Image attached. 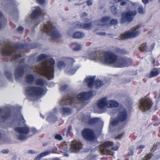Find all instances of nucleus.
Wrapping results in <instances>:
<instances>
[{
  "label": "nucleus",
  "mask_w": 160,
  "mask_h": 160,
  "mask_svg": "<svg viewBox=\"0 0 160 160\" xmlns=\"http://www.w3.org/2000/svg\"><path fill=\"white\" fill-rule=\"evenodd\" d=\"M123 133H122L121 134L119 135H118V136H117L116 137V139H120L122 138V135H123Z\"/></svg>",
  "instance_id": "603ef678"
},
{
  "label": "nucleus",
  "mask_w": 160,
  "mask_h": 160,
  "mask_svg": "<svg viewBox=\"0 0 160 160\" xmlns=\"http://www.w3.org/2000/svg\"><path fill=\"white\" fill-rule=\"evenodd\" d=\"M154 45H152L151 46L153 48V47H154Z\"/></svg>",
  "instance_id": "680f3d73"
},
{
  "label": "nucleus",
  "mask_w": 160,
  "mask_h": 160,
  "mask_svg": "<svg viewBox=\"0 0 160 160\" xmlns=\"http://www.w3.org/2000/svg\"><path fill=\"white\" fill-rule=\"evenodd\" d=\"M68 86L67 85H62L60 86V89L61 91H64L68 88Z\"/></svg>",
  "instance_id": "4c0bfd02"
},
{
  "label": "nucleus",
  "mask_w": 160,
  "mask_h": 160,
  "mask_svg": "<svg viewBox=\"0 0 160 160\" xmlns=\"http://www.w3.org/2000/svg\"><path fill=\"white\" fill-rule=\"evenodd\" d=\"M40 116L41 118H42L43 119L44 118V116L42 115L41 113H40Z\"/></svg>",
  "instance_id": "bf43d9fd"
},
{
  "label": "nucleus",
  "mask_w": 160,
  "mask_h": 160,
  "mask_svg": "<svg viewBox=\"0 0 160 160\" xmlns=\"http://www.w3.org/2000/svg\"><path fill=\"white\" fill-rule=\"evenodd\" d=\"M4 135L3 132L0 130V141H1L3 143H8L9 141V139L7 138L3 137Z\"/></svg>",
  "instance_id": "7c9ffc66"
},
{
  "label": "nucleus",
  "mask_w": 160,
  "mask_h": 160,
  "mask_svg": "<svg viewBox=\"0 0 160 160\" xmlns=\"http://www.w3.org/2000/svg\"><path fill=\"white\" fill-rule=\"evenodd\" d=\"M82 147L81 142L76 141H72L71 144L70 149H68L67 144L66 142L63 143L60 147L61 152L63 153L65 156H68V152H78Z\"/></svg>",
  "instance_id": "1a4fd4ad"
},
{
  "label": "nucleus",
  "mask_w": 160,
  "mask_h": 160,
  "mask_svg": "<svg viewBox=\"0 0 160 160\" xmlns=\"http://www.w3.org/2000/svg\"><path fill=\"white\" fill-rule=\"evenodd\" d=\"M82 120L85 122L90 125L96 123H99L102 122L101 119L99 118H91L89 116L83 117Z\"/></svg>",
  "instance_id": "f3484780"
},
{
  "label": "nucleus",
  "mask_w": 160,
  "mask_h": 160,
  "mask_svg": "<svg viewBox=\"0 0 160 160\" xmlns=\"http://www.w3.org/2000/svg\"><path fill=\"white\" fill-rule=\"evenodd\" d=\"M110 19L109 17H103L100 20L95 21L94 23L98 26L102 27L107 24Z\"/></svg>",
  "instance_id": "412c9836"
},
{
  "label": "nucleus",
  "mask_w": 160,
  "mask_h": 160,
  "mask_svg": "<svg viewBox=\"0 0 160 160\" xmlns=\"http://www.w3.org/2000/svg\"><path fill=\"white\" fill-rule=\"evenodd\" d=\"M72 31L69 30L68 32V35L72 38L76 39H82L83 38L85 34L81 32H77L73 34H72Z\"/></svg>",
  "instance_id": "4be33fe9"
},
{
  "label": "nucleus",
  "mask_w": 160,
  "mask_h": 160,
  "mask_svg": "<svg viewBox=\"0 0 160 160\" xmlns=\"http://www.w3.org/2000/svg\"><path fill=\"white\" fill-rule=\"evenodd\" d=\"M54 152L52 150H47L37 155L35 159L36 160H40L41 158L48 155L51 153Z\"/></svg>",
  "instance_id": "b1692460"
},
{
  "label": "nucleus",
  "mask_w": 160,
  "mask_h": 160,
  "mask_svg": "<svg viewBox=\"0 0 160 160\" xmlns=\"http://www.w3.org/2000/svg\"><path fill=\"white\" fill-rule=\"evenodd\" d=\"M72 49L74 51H77L80 50L82 48L81 45L77 42L73 43L72 46Z\"/></svg>",
  "instance_id": "2f4dec72"
},
{
  "label": "nucleus",
  "mask_w": 160,
  "mask_h": 160,
  "mask_svg": "<svg viewBox=\"0 0 160 160\" xmlns=\"http://www.w3.org/2000/svg\"><path fill=\"white\" fill-rule=\"evenodd\" d=\"M5 75L7 78L9 80H11L12 79V74L9 71L6 72H5Z\"/></svg>",
  "instance_id": "c9c22d12"
},
{
  "label": "nucleus",
  "mask_w": 160,
  "mask_h": 160,
  "mask_svg": "<svg viewBox=\"0 0 160 160\" xmlns=\"http://www.w3.org/2000/svg\"><path fill=\"white\" fill-rule=\"evenodd\" d=\"M154 61L152 63H154Z\"/></svg>",
  "instance_id": "0e129e2a"
},
{
  "label": "nucleus",
  "mask_w": 160,
  "mask_h": 160,
  "mask_svg": "<svg viewBox=\"0 0 160 160\" xmlns=\"http://www.w3.org/2000/svg\"><path fill=\"white\" fill-rule=\"evenodd\" d=\"M2 54L9 56L13 61L18 63L14 72L15 78L19 79L23 75L24 73V60L21 58L23 57V53L21 52L15 47L7 44L2 48Z\"/></svg>",
  "instance_id": "f03ea898"
},
{
  "label": "nucleus",
  "mask_w": 160,
  "mask_h": 160,
  "mask_svg": "<svg viewBox=\"0 0 160 160\" xmlns=\"http://www.w3.org/2000/svg\"><path fill=\"white\" fill-rule=\"evenodd\" d=\"M17 117V118L15 122H17L18 125H20L22 123H24L26 122V121L24 119L22 114H19Z\"/></svg>",
  "instance_id": "c85d7f7f"
},
{
  "label": "nucleus",
  "mask_w": 160,
  "mask_h": 160,
  "mask_svg": "<svg viewBox=\"0 0 160 160\" xmlns=\"http://www.w3.org/2000/svg\"><path fill=\"white\" fill-rule=\"evenodd\" d=\"M133 154V151L132 150H130L128 152V154L129 155H132Z\"/></svg>",
  "instance_id": "5fc2aeb1"
},
{
  "label": "nucleus",
  "mask_w": 160,
  "mask_h": 160,
  "mask_svg": "<svg viewBox=\"0 0 160 160\" xmlns=\"http://www.w3.org/2000/svg\"><path fill=\"white\" fill-rule=\"evenodd\" d=\"M88 14L86 13H82L81 15V17L82 20L84 22H86L88 21L87 19Z\"/></svg>",
  "instance_id": "72a5a7b5"
},
{
  "label": "nucleus",
  "mask_w": 160,
  "mask_h": 160,
  "mask_svg": "<svg viewBox=\"0 0 160 160\" xmlns=\"http://www.w3.org/2000/svg\"><path fill=\"white\" fill-rule=\"evenodd\" d=\"M2 152L4 153H7L8 152V150H2Z\"/></svg>",
  "instance_id": "4d7b16f0"
},
{
  "label": "nucleus",
  "mask_w": 160,
  "mask_h": 160,
  "mask_svg": "<svg viewBox=\"0 0 160 160\" xmlns=\"http://www.w3.org/2000/svg\"><path fill=\"white\" fill-rule=\"evenodd\" d=\"M37 2L40 4H43L45 2V0H36Z\"/></svg>",
  "instance_id": "a18cd8bd"
},
{
  "label": "nucleus",
  "mask_w": 160,
  "mask_h": 160,
  "mask_svg": "<svg viewBox=\"0 0 160 160\" xmlns=\"http://www.w3.org/2000/svg\"><path fill=\"white\" fill-rule=\"evenodd\" d=\"M159 73L158 69L154 68L151 72L149 76L150 78L154 77L158 75Z\"/></svg>",
  "instance_id": "473e14b6"
},
{
  "label": "nucleus",
  "mask_w": 160,
  "mask_h": 160,
  "mask_svg": "<svg viewBox=\"0 0 160 160\" xmlns=\"http://www.w3.org/2000/svg\"><path fill=\"white\" fill-rule=\"evenodd\" d=\"M108 99L106 97H104L99 99L97 102V105L98 107L100 109H104L107 108Z\"/></svg>",
  "instance_id": "aec40b11"
},
{
  "label": "nucleus",
  "mask_w": 160,
  "mask_h": 160,
  "mask_svg": "<svg viewBox=\"0 0 160 160\" xmlns=\"http://www.w3.org/2000/svg\"><path fill=\"white\" fill-rule=\"evenodd\" d=\"M35 83L37 84L42 86L27 87L26 88V94L28 96L36 97H40L45 95L47 91L46 88L43 86L46 83L45 80L42 79L37 78L35 80Z\"/></svg>",
  "instance_id": "39448f33"
},
{
  "label": "nucleus",
  "mask_w": 160,
  "mask_h": 160,
  "mask_svg": "<svg viewBox=\"0 0 160 160\" xmlns=\"http://www.w3.org/2000/svg\"><path fill=\"white\" fill-rule=\"evenodd\" d=\"M111 10L112 13L114 15L117 13L116 8L115 6H112L110 8Z\"/></svg>",
  "instance_id": "58836bf2"
},
{
  "label": "nucleus",
  "mask_w": 160,
  "mask_h": 160,
  "mask_svg": "<svg viewBox=\"0 0 160 160\" xmlns=\"http://www.w3.org/2000/svg\"><path fill=\"white\" fill-rule=\"evenodd\" d=\"M25 82L27 83L31 84L35 80L33 75L32 74H28L25 77Z\"/></svg>",
  "instance_id": "cd10ccee"
},
{
  "label": "nucleus",
  "mask_w": 160,
  "mask_h": 160,
  "mask_svg": "<svg viewBox=\"0 0 160 160\" xmlns=\"http://www.w3.org/2000/svg\"><path fill=\"white\" fill-rule=\"evenodd\" d=\"M38 61L41 64L32 68V69L36 73L45 76L48 79L54 77L55 61L53 58H49L45 54H42L38 57Z\"/></svg>",
  "instance_id": "7ed1b4c3"
},
{
  "label": "nucleus",
  "mask_w": 160,
  "mask_h": 160,
  "mask_svg": "<svg viewBox=\"0 0 160 160\" xmlns=\"http://www.w3.org/2000/svg\"><path fill=\"white\" fill-rule=\"evenodd\" d=\"M113 144L111 142H106L102 145L101 149L103 152H106L108 154L113 155V152L112 150H117L118 147V146H112Z\"/></svg>",
  "instance_id": "ddd939ff"
},
{
  "label": "nucleus",
  "mask_w": 160,
  "mask_h": 160,
  "mask_svg": "<svg viewBox=\"0 0 160 160\" xmlns=\"http://www.w3.org/2000/svg\"><path fill=\"white\" fill-rule=\"evenodd\" d=\"M152 102L149 98H142L139 100V107L140 109L143 112L149 110L152 106Z\"/></svg>",
  "instance_id": "4468645a"
},
{
  "label": "nucleus",
  "mask_w": 160,
  "mask_h": 160,
  "mask_svg": "<svg viewBox=\"0 0 160 160\" xmlns=\"http://www.w3.org/2000/svg\"><path fill=\"white\" fill-rule=\"evenodd\" d=\"M118 105V103L116 101L108 99L107 103V108H112L117 107Z\"/></svg>",
  "instance_id": "a878e982"
},
{
  "label": "nucleus",
  "mask_w": 160,
  "mask_h": 160,
  "mask_svg": "<svg viewBox=\"0 0 160 160\" xmlns=\"http://www.w3.org/2000/svg\"><path fill=\"white\" fill-rule=\"evenodd\" d=\"M87 5L89 6L92 5V2L91 0H88L87 2Z\"/></svg>",
  "instance_id": "8fccbe9b"
},
{
  "label": "nucleus",
  "mask_w": 160,
  "mask_h": 160,
  "mask_svg": "<svg viewBox=\"0 0 160 160\" xmlns=\"http://www.w3.org/2000/svg\"><path fill=\"white\" fill-rule=\"evenodd\" d=\"M98 34L101 35H104L106 34V33L105 32H99L98 33Z\"/></svg>",
  "instance_id": "6e6d98bb"
},
{
  "label": "nucleus",
  "mask_w": 160,
  "mask_h": 160,
  "mask_svg": "<svg viewBox=\"0 0 160 160\" xmlns=\"http://www.w3.org/2000/svg\"><path fill=\"white\" fill-rule=\"evenodd\" d=\"M95 77H88L85 78L84 81L87 84L88 86L90 88H92L94 87L99 88L103 84L102 81L99 80L94 81Z\"/></svg>",
  "instance_id": "f8f14e48"
},
{
  "label": "nucleus",
  "mask_w": 160,
  "mask_h": 160,
  "mask_svg": "<svg viewBox=\"0 0 160 160\" xmlns=\"http://www.w3.org/2000/svg\"><path fill=\"white\" fill-rule=\"evenodd\" d=\"M43 11L39 7H37L32 12L31 15V18L32 19H36L40 17L43 16Z\"/></svg>",
  "instance_id": "a211bd4d"
},
{
  "label": "nucleus",
  "mask_w": 160,
  "mask_h": 160,
  "mask_svg": "<svg viewBox=\"0 0 160 160\" xmlns=\"http://www.w3.org/2000/svg\"><path fill=\"white\" fill-rule=\"evenodd\" d=\"M88 58L90 60L95 62H100L103 64H112L118 68L128 67L132 62L130 59L119 58L115 53L110 51L101 53L93 52L89 55Z\"/></svg>",
  "instance_id": "f257e3e1"
},
{
  "label": "nucleus",
  "mask_w": 160,
  "mask_h": 160,
  "mask_svg": "<svg viewBox=\"0 0 160 160\" xmlns=\"http://www.w3.org/2000/svg\"><path fill=\"white\" fill-rule=\"evenodd\" d=\"M118 1L120 2V4L122 6L124 5L127 3H128L130 7V10L131 9L132 7L133 8H136L138 5V3L132 2L129 0H118Z\"/></svg>",
  "instance_id": "5701e85b"
},
{
  "label": "nucleus",
  "mask_w": 160,
  "mask_h": 160,
  "mask_svg": "<svg viewBox=\"0 0 160 160\" xmlns=\"http://www.w3.org/2000/svg\"><path fill=\"white\" fill-rule=\"evenodd\" d=\"M42 31L53 39L60 38L62 35L57 31L55 23L51 21L48 22L40 28Z\"/></svg>",
  "instance_id": "423d86ee"
},
{
  "label": "nucleus",
  "mask_w": 160,
  "mask_h": 160,
  "mask_svg": "<svg viewBox=\"0 0 160 160\" xmlns=\"http://www.w3.org/2000/svg\"><path fill=\"white\" fill-rule=\"evenodd\" d=\"M55 118V116L52 113H49L47 117V120L49 122H51L53 120L54 118Z\"/></svg>",
  "instance_id": "f704fd0d"
},
{
  "label": "nucleus",
  "mask_w": 160,
  "mask_h": 160,
  "mask_svg": "<svg viewBox=\"0 0 160 160\" xmlns=\"http://www.w3.org/2000/svg\"><path fill=\"white\" fill-rule=\"evenodd\" d=\"M151 154H149L146 156L143 159V160H148L151 158Z\"/></svg>",
  "instance_id": "37998d69"
},
{
  "label": "nucleus",
  "mask_w": 160,
  "mask_h": 160,
  "mask_svg": "<svg viewBox=\"0 0 160 160\" xmlns=\"http://www.w3.org/2000/svg\"><path fill=\"white\" fill-rule=\"evenodd\" d=\"M36 152L32 150H29L27 151V153L30 154H34L36 153Z\"/></svg>",
  "instance_id": "de8ad7c7"
},
{
  "label": "nucleus",
  "mask_w": 160,
  "mask_h": 160,
  "mask_svg": "<svg viewBox=\"0 0 160 160\" xmlns=\"http://www.w3.org/2000/svg\"><path fill=\"white\" fill-rule=\"evenodd\" d=\"M138 5L136 8H133L132 7L131 10H129L127 12H123L122 15L121 22L122 23H124L126 22H130L133 19L134 17L136 15L137 12L136 10H132V8L135 9L138 5V12L140 14H144L145 11L142 6Z\"/></svg>",
  "instance_id": "6e6552de"
},
{
  "label": "nucleus",
  "mask_w": 160,
  "mask_h": 160,
  "mask_svg": "<svg viewBox=\"0 0 160 160\" xmlns=\"http://www.w3.org/2000/svg\"><path fill=\"white\" fill-rule=\"evenodd\" d=\"M55 138L58 140L61 141L62 139V137L60 134H56L55 136Z\"/></svg>",
  "instance_id": "a19ab883"
},
{
  "label": "nucleus",
  "mask_w": 160,
  "mask_h": 160,
  "mask_svg": "<svg viewBox=\"0 0 160 160\" xmlns=\"http://www.w3.org/2000/svg\"><path fill=\"white\" fill-rule=\"evenodd\" d=\"M82 135L83 138L88 141L92 142L96 139L93 131L90 129H85L83 130L82 132Z\"/></svg>",
  "instance_id": "2eb2a0df"
},
{
  "label": "nucleus",
  "mask_w": 160,
  "mask_h": 160,
  "mask_svg": "<svg viewBox=\"0 0 160 160\" xmlns=\"http://www.w3.org/2000/svg\"><path fill=\"white\" fill-rule=\"evenodd\" d=\"M158 0V2H160V0Z\"/></svg>",
  "instance_id": "e2e57ef3"
},
{
  "label": "nucleus",
  "mask_w": 160,
  "mask_h": 160,
  "mask_svg": "<svg viewBox=\"0 0 160 160\" xmlns=\"http://www.w3.org/2000/svg\"><path fill=\"white\" fill-rule=\"evenodd\" d=\"M67 61L70 63L71 62L73 63L75 62V61L73 59L69 58H67Z\"/></svg>",
  "instance_id": "c03bdc74"
},
{
  "label": "nucleus",
  "mask_w": 160,
  "mask_h": 160,
  "mask_svg": "<svg viewBox=\"0 0 160 160\" xmlns=\"http://www.w3.org/2000/svg\"><path fill=\"white\" fill-rule=\"evenodd\" d=\"M58 66L60 68H61L65 67V64L63 62L61 61L58 62Z\"/></svg>",
  "instance_id": "e433bc0d"
},
{
  "label": "nucleus",
  "mask_w": 160,
  "mask_h": 160,
  "mask_svg": "<svg viewBox=\"0 0 160 160\" xmlns=\"http://www.w3.org/2000/svg\"><path fill=\"white\" fill-rule=\"evenodd\" d=\"M11 112L9 111H3L0 108V122H2L9 119L11 117Z\"/></svg>",
  "instance_id": "dca6fc26"
},
{
  "label": "nucleus",
  "mask_w": 160,
  "mask_h": 160,
  "mask_svg": "<svg viewBox=\"0 0 160 160\" xmlns=\"http://www.w3.org/2000/svg\"><path fill=\"white\" fill-rule=\"evenodd\" d=\"M147 48V46H146L145 45H143L142 47L140 48V50L143 51V50L146 49Z\"/></svg>",
  "instance_id": "09e8293b"
},
{
  "label": "nucleus",
  "mask_w": 160,
  "mask_h": 160,
  "mask_svg": "<svg viewBox=\"0 0 160 160\" xmlns=\"http://www.w3.org/2000/svg\"><path fill=\"white\" fill-rule=\"evenodd\" d=\"M140 33L138 26L132 27L129 30L124 32L118 38V39L122 40L134 38L138 36Z\"/></svg>",
  "instance_id": "9d476101"
},
{
  "label": "nucleus",
  "mask_w": 160,
  "mask_h": 160,
  "mask_svg": "<svg viewBox=\"0 0 160 160\" xmlns=\"http://www.w3.org/2000/svg\"><path fill=\"white\" fill-rule=\"evenodd\" d=\"M14 130L16 132V136L18 139L20 141H24L28 137L36 133L38 131L35 128L29 129L28 127L26 125L22 127H17Z\"/></svg>",
  "instance_id": "0eeeda50"
},
{
  "label": "nucleus",
  "mask_w": 160,
  "mask_h": 160,
  "mask_svg": "<svg viewBox=\"0 0 160 160\" xmlns=\"http://www.w3.org/2000/svg\"><path fill=\"white\" fill-rule=\"evenodd\" d=\"M145 147V146L144 145H140L138 146L137 148V149H140L144 148Z\"/></svg>",
  "instance_id": "49530a36"
},
{
  "label": "nucleus",
  "mask_w": 160,
  "mask_h": 160,
  "mask_svg": "<svg viewBox=\"0 0 160 160\" xmlns=\"http://www.w3.org/2000/svg\"><path fill=\"white\" fill-rule=\"evenodd\" d=\"M23 30V28L21 26L19 27L17 29V32L20 34L22 33Z\"/></svg>",
  "instance_id": "ea45409f"
},
{
  "label": "nucleus",
  "mask_w": 160,
  "mask_h": 160,
  "mask_svg": "<svg viewBox=\"0 0 160 160\" xmlns=\"http://www.w3.org/2000/svg\"><path fill=\"white\" fill-rule=\"evenodd\" d=\"M79 66H74L72 64L69 65L66 70V71L70 74L74 73L79 68Z\"/></svg>",
  "instance_id": "bb28decb"
},
{
  "label": "nucleus",
  "mask_w": 160,
  "mask_h": 160,
  "mask_svg": "<svg viewBox=\"0 0 160 160\" xmlns=\"http://www.w3.org/2000/svg\"><path fill=\"white\" fill-rule=\"evenodd\" d=\"M73 25L75 28H83L88 30L91 29L92 27L91 23L84 24L79 22H74Z\"/></svg>",
  "instance_id": "6ab92c4d"
},
{
  "label": "nucleus",
  "mask_w": 160,
  "mask_h": 160,
  "mask_svg": "<svg viewBox=\"0 0 160 160\" xmlns=\"http://www.w3.org/2000/svg\"><path fill=\"white\" fill-rule=\"evenodd\" d=\"M93 96L92 91L83 92L78 95L76 97L74 95L67 96L62 98L60 103L61 105H68V104L74 107L79 102L86 104V102Z\"/></svg>",
  "instance_id": "20e7f679"
},
{
  "label": "nucleus",
  "mask_w": 160,
  "mask_h": 160,
  "mask_svg": "<svg viewBox=\"0 0 160 160\" xmlns=\"http://www.w3.org/2000/svg\"><path fill=\"white\" fill-rule=\"evenodd\" d=\"M118 22L117 20L116 19H113L110 21V24L112 25H115L117 24Z\"/></svg>",
  "instance_id": "79ce46f5"
},
{
  "label": "nucleus",
  "mask_w": 160,
  "mask_h": 160,
  "mask_svg": "<svg viewBox=\"0 0 160 160\" xmlns=\"http://www.w3.org/2000/svg\"><path fill=\"white\" fill-rule=\"evenodd\" d=\"M51 160H60L58 158H52Z\"/></svg>",
  "instance_id": "13d9d810"
},
{
  "label": "nucleus",
  "mask_w": 160,
  "mask_h": 160,
  "mask_svg": "<svg viewBox=\"0 0 160 160\" xmlns=\"http://www.w3.org/2000/svg\"><path fill=\"white\" fill-rule=\"evenodd\" d=\"M142 1L145 4L147 3L148 2V0H142Z\"/></svg>",
  "instance_id": "864d4df0"
},
{
  "label": "nucleus",
  "mask_w": 160,
  "mask_h": 160,
  "mask_svg": "<svg viewBox=\"0 0 160 160\" xmlns=\"http://www.w3.org/2000/svg\"><path fill=\"white\" fill-rule=\"evenodd\" d=\"M56 110H57L56 109V108H54V111L55 112H56Z\"/></svg>",
  "instance_id": "052dcab7"
},
{
  "label": "nucleus",
  "mask_w": 160,
  "mask_h": 160,
  "mask_svg": "<svg viewBox=\"0 0 160 160\" xmlns=\"http://www.w3.org/2000/svg\"><path fill=\"white\" fill-rule=\"evenodd\" d=\"M60 112L63 115H67L72 112V110L69 107L62 106L61 108Z\"/></svg>",
  "instance_id": "393cba45"
},
{
  "label": "nucleus",
  "mask_w": 160,
  "mask_h": 160,
  "mask_svg": "<svg viewBox=\"0 0 160 160\" xmlns=\"http://www.w3.org/2000/svg\"><path fill=\"white\" fill-rule=\"evenodd\" d=\"M119 52L121 54H124L126 52V51L124 50L120 49L119 51Z\"/></svg>",
  "instance_id": "3c124183"
},
{
  "label": "nucleus",
  "mask_w": 160,
  "mask_h": 160,
  "mask_svg": "<svg viewBox=\"0 0 160 160\" xmlns=\"http://www.w3.org/2000/svg\"><path fill=\"white\" fill-rule=\"evenodd\" d=\"M7 23L6 20L3 16L2 12H0V29Z\"/></svg>",
  "instance_id": "c756f323"
},
{
  "label": "nucleus",
  "mask_w": 160,
  "mask_h": 160,
  "mask_svg": "<svg viewBox=\"0 0 160 160\" xmlns=\"http://www.w3.org/2000/svg\"><path fill=\"white\" fill-rule=\"evenodd\" d=\"M127 115L126 111L124 109H121L119 113L117 119H112L110 122L109 129H112L113 127L119 124V122H124L127 119Z\"/></svg>",
  "instance_id": "9b49d317"
}]
</instances>
